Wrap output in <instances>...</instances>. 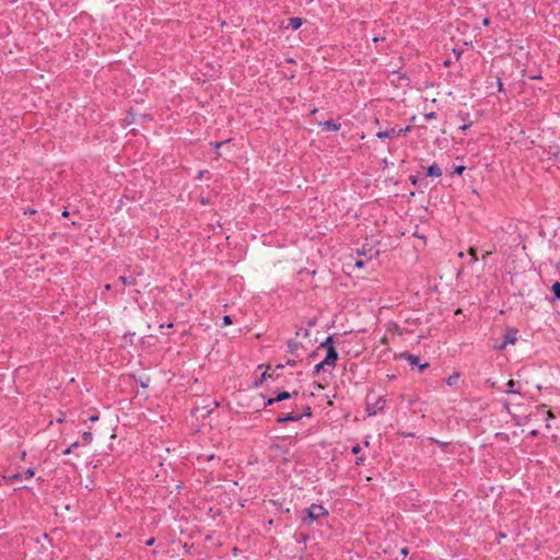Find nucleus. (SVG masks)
I'll use <instances>...</instances> for the list:
<instances>
[{"mask_svg": "<svg viewBox=\"0 0 560 560\" xmlns=\"http://www.w3.org/2000/svg\"><path fill=\"white\" fill-rule=\"evenodd\" d=\"M302 418V415H293V413H287L282 417L278 418V422H287V421H299Z\"/></svg>", "mask_w": 560, "mask_h": 560, "instance_id": "7", "label": "nucleus"}, {"mask_svg": "<svg viewBox=\"0 0 560 560\" xmlns=\"http://www.w3.org/2000/svg\"><path fill=\"white\" fill-rule=\"evenodd\" d=\"M355 266L358 268H362L364 266V261L362 259H359V260L355 261Z\"/></svg>", "mask_w": 560, "mask_h": 560, "instance_id": "23", "label": "nucleus"}, {"mask_svg": "<svg viewBox=\"0 0 560 560\" xmlns=\"http://www.w3.org/2000/svg\"><path fill=\"white\" fill-rule=\"evenodd\" d=\"M222 320H223V325H224V326H228V325H231V324H232V318H231V316H229V315L223 316V319H222Z\"/></svg>", "mask_w": 560, "mask_h": 560, "instance_id": "19", "label": "nucleus"}, {"mask_svg": "<svg viewBox=\"0 0 560 560\" xmlns=\"http://www.w3.org/2000/svg\"><path fill=\"white\" fill-rule=\"evenodd\" d=\"M517 329L509 327L505 329L504 341L498 346V349H504L508 345H514L517 340Z\"/></svg>", "mask_w": 560, "mask_h": 560, "instance_id": "3", "label": "nucleus"}, {"mask_svg": "<svg viewBox=\"0 0 560 560\" xmlns=\"http://www.w3.org/2000/svg\"><path fill=\"white\" fill-rule=\"evenodd\" d=\"M82 438L85 443H90L93 439L92 433H90V432H84Z\"/></svg>", "mask_w": 560, "mask_h": 560, "instance_id": "17", "label": "nucleus"}, {"mask_svg": "<svg viewBox=\"0 0 560 560\" xmlns=\"http://www.w3.org/2000/svg\"><path fill=\"white\" fill-rule=\"evenodd\" d=\"M555 296L560 300V282H555L551 287Z\"/></svg>", "mask_w": 560, "mask_h": 560, "instance_id": "15", "label": "nucleus"}, {"mask_svg": "<svg viewBox=\"0 0 560 560\" xmlns=\"http://www.w3.org/2000/svg\"><path fill=\"white\" fill-rule=\"evenodd\" d=\"M545 408H546V405H540V406L538 407V409H541V410H545Z\"/></svg>", "mask_w": 560, "mask_h": 560, "instance_id": "39", "label": "nucleus"}, {"mask_svg": "<svg viewBox=\"0 0 560 560\" xmlns=\"http://www.w3.org/2000/svg\"><path fill=\"white\" fill-rule=\"evenodd\" d=\"M368 412H369L370 416H373V415L376 413V410L373 409V408L368 407Z\"/></svg>", "mask_w": 560, "mask_h": 560, "instance_id": "24", "label": "nucleus"}, {"mask_svg": "<svg viewBox=\"0 0 560 560\" xmlns=\"http://www.w3.org/2000/svg\"><path fill=\"white\" fill-rule=\"evenodd\" d=\"M410 130V127H406V128H401V129H395V128H392V129H388V130H384V131H378L377 132V138L380 139H384V138H389V137H395V136H401V135H405L406 132H408Z\"/></svg>", "mask_w": 560, "mask_h": 560, "instance_id": "5", "label": "nucleus"}, {"mask_svg": "<svg viewBox=\"0 0 560 560\" xmlns=\"http://www.w3.org/2000/svg\"><path fill=\"white\" fill-rule=\"evenodd\" d=\"M458 380H459V374L453 373L451 376H448V378L446 380V383L448 386H455V385H457Z\"/></svg>", "mask_w": 560, "mask_h": 560, "instance_id": "10", "label": "nucleus"}, {"mask_svg": "<svg viewBox=\"0 0 560 560\" xmlns=\"http://www.w3.org/2000/svg\"><path fill=\"white\" fill-rule=\"evenodd\" d=\"M68 215H69V212H68L67 210H65V211L62 212V217L67 218Z\"/></svg>", "mask_w": 560, "mask_h": 560, "instance_id": "35", "label": "nucleus"}, {"mask_svg": "<svg viewBox=\"0 0 560 560\" xmlns=\"http://www.w3.org/2000/svg\"><path fill=\"white\" fill-rule=\"evenodd\" d=\"M383 406H384V401H382V404L380 405V409H383Z\"/></svg>", "mask_w": 560, "mask_h": 560, "instance_id": "43", "label": "nucleus"}, {"mask_svg": "<svg viewBox=\"0 0 560 560\" xmlns=\"http://www.w3.org/2000/svg\"><path fill=\"white\" fill-rule=\"evenodd\" d=\"M482 24L487 26V25L489 24V20H488V19H485V20L482 21Z\"/></svg>", "mask_w": 560, "mask_h": 560, "instance_id": "34", "label": "nucleus"}, {"mask_svg": "<svg viewBox=\"0 0 560 560\" xmlns=\"http://www.w3.org/2000/svg\"><path fill=\"white\" fill-rule=\"evenodd\" d=\"M105 289H106V290H109V289H110V285H109V284H106V285H105Z\"/></svg>", "mask_w": 560, "mask_h": 560, "instance_id": "41", "label": "nucleus"}, {"mask_svg": "<svg viewBox=\"0 0 560 560\" xmlns=\"http://www.w3.org/2000/svg\"><path fill=\"white\" fill-rule=\"evenodd\" d=\"M303 24L302 19L300 18H291L289 19V26H291L293 30H298Z\"/></svg>", "mask_w": 560, "mask_h": 560, "instance_id": "9", "label": "nucleus"}, {"mask_svg": "<svg viewBox=\"0 0 560 560\" xmlns=\"http://www.w3.org/2000/svg\"><path fill=\"white\" fill-rule=\"evenodd\" d=\"M291 396H292V395H291L289 392L283 390V392H280V393L275 397V399H276L277 401H282V400H284V399L290 398Z\"/></svg>", "mask_w": 560, "mask_h": 560, "instance_id": "13", "label": "nucleus"}, {"mask_svg": "<svg viewBox=\"0 0 560 560\" xmlns=\"http://www.w3.org/2000/svg\"><path fill=\"white\" fill-rule=\"evenodd\" d=\"M464 171H465V166H463V165L456 166L454 168V173H456L458 175L463 174Z\"/></svg>", "mask_w": 560, "mask_h": 560, "instance_id": "20", "label": "nucleus"}, {"mask_svg": "<svg viewBox=\"0 0 560 560\" xmlns=\"http://www.w3.org/2000/svg\"><path fill=\"white\" fill-rule=\"evenodd\" d=\"M553 417H555V416H553V412H552L550 409H549V410H547V418H548V419H551V418H553Z\"/></svg>", "mask_w": 560, "mask_h": 560, "instance_id": "26", "label": "nucleus"}, {"mask_svg": "<svg viewBox=\"0 0 560 560\" xmlns=\"http://www.w3.org/2000/svg\"><path fill=\"white\" fill-rule=\"evenodd\" d=\"M36 211L35 210H30L27 212H25V214L30 213V214H34Z\"/></svg>", "mask_w": 560, "mask_h": 560, "instance_id": "37", "label": "nucleus"}, {"mask_svg": "<svg viewBox=\"0 0 560 560\" xmlns=\"http://www.w3.org/2000/svg\"><path fill=\"white\" fill-rule=\"evenodd\" d=\"M555 159L560 162V151L556 152L555 154Z\"/></svg>", "mask_w": 560, "mask_h": 560, "instance_id": "28", "label": "nucleus"}, {"mask_svg": "<svg viewBox=\"0 0 560 560\" xmlns=\"http://www.w3.org/2000/svg\"><path fill=\"white\" fill-rule=\"evenodd\" d=\"M381 343H383V345H386V343H387V337H386V336H384V337L381 339Z\"/></svg>", "mask_w": 560, "mask_h": 560, "instance_id": "30", "label": "nucleus"}, {"mask_svg": "<svg viewBox=\"0 0 560 560\" xmlns=\"http://www.w3.org/2000/svg\"><path fill=\"white\" fill-rule=\"evenodd\" d=\"M324 126H325L327 129H329V130H334V131H337V130H339V128H340V125H337V124H335V122H332V121H330V120H329V121H325V122H324Z\"/></svg>", "mask_w": 560, "mask_h": 560, "instance_id": "14", "label": "nucleus"}, {"mask_svg": "<svg viewBox=\"0 0 560 560\" xmlns=\"http://www.w3.org/2000/svg\"><path fill=\"white\" fill-rule=\"evenodd\" d=\"M271 377V375H268L267 372L262 374V378Z\"/></svg>", "mask_w": 560, "mask_h": 560, "instance_id": "36", "label": "nucleus"}, {"mask_svg": "<svg viewBox=\"0 0 560 560\" xmlns=\"http://www.w3.org/2000/svg\"><path fill=\"white\" fill-rule=\"evenodd\" d=\"M360 452V446L355 445L352 447V453L358 454Z\"/></svg>", "mask_w": 560, "mask_h": 560, "instance_id": "25", "label": "nucleus"}, {"mask_svg": "<svg viewBox=\"0 0 560 560\" xmlns=\"http://www.w3.org/2000/svg\"><path fill=\"white\" fill-rule=\"evenodd\" d=\"M325 365H327V364L324 363V361H322L320 363L316 364L315 365V372H319L320 370L324 369Z\"/></svg>", "mask_w": 560, "mask_h": 560, "instance_id": "21", "label": "nucleus"}, {"mask_svg": "<svg viewBox=\"0 0 560 560\" xmlns=\"http://www.w3.org/2000/svg\"><path fill=\"white\" fill-rule=\"evenodd\" d=\"M323 348H326L327 353L325 359L323 360L324 363H326L328 366H334L336 364V361L338 359V353L332 346L331 338L328 337L325 342L322 343Z\"/></svg>", "mask_w": 560, "mask_h": 560, "instance_id": "2", "label": "nucleus"}, {"mask_svg": "<svg viewBox=\"0 0 560 560\" xmlns=\"http://www.w3.org/2000/svg\"><path fill=\"white\" fill-rule=\"evenodd\" d=\"M491 255V252H486L483 255H482V259H486L488 256Z\"/></svg>", "mask_w": 560, "mask_h": 560, "instance_id": "31", "label": "nucleus"}, {"mask_svg": "<svg viewBox=\"0 0 560 560\" xmlns=\"http://www.w3.org/2000/svg\"><path fill=\"white\" fill-rule=\"evenodd\" d=\"M214 145V148L217 150H219V148L223 144V142H215V143H212Z\"/></svg>", "mask_w": 560, "mask_h": 560, "instance_id": "27", "label": "nucleus"}, {"mask_svg": "<svg viewBox=\"0 0 560 560\" xmlns=\"http://www.w3.org/2000/svg\"><path fill=\"white\" fill-rule=\"evenodd\" d=\"M288 364H289V365H293V364H294V362H293V361H288Z\"/></svg>", "mask_w": 560, "mask_h": 560, "instance_id": "42", "label": "nucleus"}, {"mask_svg": "<svg viewBox=\"0 0 560 560\" xmlns=\"http://www.w3.org/2000/svg\"><path fill=\"white\" fill-rule=\"evenodd\" d=\"M34 475H35L34 469L28 468L24 472L13 474L11 476L4 477V479L10 483H14V482L21 481L23 479H31L32 477H34Z\"/></svg>", "mask_w": 560, "mask_h": 560, "instance_id": "4", "label": "nucleus"}, {"mask_svg": "<svg viewBox=\"0 0 560 560\" xmlns=\"http://www.w3.org/2000/svg\"><path fill=\"white\" fill-rule=\"evenodd\" d=\"M427 175L440 177V176H442V171L436 164H432L431 166L428 167Z\"/></svg>", "mask_w": 560, "mask_h": 560, "instance_id": "8", "label": "nucleus"}, {"mask_svg": "<svg viewBox=\"0 0 560 560\" xmlns=\"http://www.w3.org/2000/svg\"><path fill=\"white\" fill-rule=\"evenodd\" d=\"M498 83H499V89L501 90V88H502V82H501V80H500V79H498Z\"/></svg>", "mask_w": 560, "mask_h": 560, "instance_id": "38", "label": "nucleus"}, {"mask_svg": "<svg viewBox=\"0 0 560 560\" xmlns=\"http://www.w3.org/2000/svg\"><path fill=\"white\" fill-rule=\"evenodd\" d=\"M401 552H402L404 555H407V553H408L407 549H402V550H401Z\"/></svg>", "mask_w": 560, "mask_h": 560, "instance_id": "40", "label": "nucleus"}, {"mask_svg": "<svg viewBox=\"0 0 560 560\" xmlns=\"http://www.w3.org/2000/svg\"><path fill=\"white\" fill-rule=\"evenodd\" d=\"M90 420H91V421H97V420H98V417H97V416H92V417H90Z\"/></svg>", "mask_w": 560, "mask_h": 560, "instance_id": "32", "label": "nucleus"}, {"mask_svg": "<svg viewBox=\"0 0 560 560\" xmlns=\"http://www.w3.org/2000/svg\"><path fill=\"white\" fill-rule=\"evenodd\" d=\"M154 544V538H150L148 541H147V545L148 546H152Z\"/></svg>", "mask_w": 560, "mask_h": 560, "instance_id": "29", "label": "nucleus"}, {"mask_svg": "<svg viewBox=\"0 0 560 560\" xmlns=\"http://www.w3.org/2000/svg\"><path fill=\"white\" fill-rule=\"evenodd\" d=\"M468 254H469V256L471 257V260H472V261H477V259H478V258H477L476 249H475L474 247H470V248L468 249Z\"/></svg>", "mask_w": 560, "mask_h": 560, "instance_id": "16", "label": "nucleus"}, {"mask_svg": "<svg viewBox=\"0 0 560 560\" xmlns=\"http://www.w3.org/2000/svg\"><path fill=\"white\" fill-rule=\"evenodd\" d=\"M328 515L327 509L320 504H312L306 511L305 516L302 517V523L305 525H312L318 522L320 518Z\"/></svg>", "mask_w": 560, "mask_h": 560, "instance_id": "1", "label": "nucleus"}, {"mask_svg": "<svg viewBox=\"0 0 560 560\" xmlns=\"http://www.w3.org/2000/svg\"><path fill=\"white\" fill-rule=\"evenodd\" d=\"M125 285H135L136 279L133 277H119L118 279Z\"/></svg>", "mask_w": 560, "mask_h": 560, "instance_id": "11", "label": "nucleus"}, {"mask_svg": "<svg viewBox=\"0 0 560 560\" xmlns=\"http://www.w3.org/2000/svg\"><path fill=\"white\" fill-rule=\"evenodd\" d=\"M537 434H538V431H537V430H533V431L530 432V435H532V436H536Z\"/></svg>", "mask_w": 560, "mask_h": 560, "instance_id": "33", "label": "nucleus"}, {"mask_svg": "<svg viewBox=\"0 0 560 560\" xmlns=\"http://www.w3.org/2000/svg\"><path fill=\"white\" fill-rule=\"evenodd\" d=\"M78 445H79V443H78V442H74L73 444H71V446H69L67 450H65V451H63V454H65V455L70 454V453H71V451H72L74 447H77Z\"/></svg>", "mask_w": 560, "mask_h": 560, "instance_id": "18", "label": "nucleus"}, {"mask_svg": "<svg viewBox=\"0 0 560 560\" xmlns=\"http://www.w3.org/2000/svg\"><path fill=\"white\" fill-rule=\"evenodd\" d=\"M458 256H459V257H463V256H464V253H463V252L458 253Z\"/></svg>", "mask_w": 560, "mask_h": 560, "instance_id": "44", "label": "nucleus"}, {"mask_svg": "<svg viewBox=\"0 0 560 560\" xmlns=\"http://www.w3.org/2000/svg\"><path fill=\"white\" fill-rule=\"evenodd\" d=\"M276 401H277V400L275 399V397L269 398V399L266 401L265 406H271V405H273Z\"/></svg>", "mask_w": 560, "mask_h": 560, "instance_id": "22", "label": "nucleus"}, {"mask_svg": "<svg viewBox=\"0 0 560 560\" xmlns=\"http://www.w3.org/2000/svg\"><path fill=\"white\" fill-rule=\"evenodd\" d=\"M506 385L509 387L506 393H509V394H520L521 393V390L518 388L517 389L514 388L516 383L513 380H510Z\"/></svg>", "mask_w": 560, "mask_h": 560, "instance_id": "12", "label": "nucleus"}, {"mask_svg": "<svg viewBox=\"0 0 560 560\" xmlns=\"http://www.w3.org/2000/svg\"><path fill=\"white\" fill-rule=\"evenodd\" d=\"M399 357L401 359L407 360L411 365H419L420 371H423V370H425L429 366L428 363L419 364V358L416 357V355H412L410 353L404 352Z\"/></svg>", "mask_w": 560, "mask_h": 560, "instance_id": "6", "label": "nucleus"}]
</instances>
